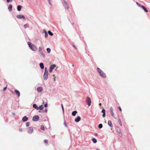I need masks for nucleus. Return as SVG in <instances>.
<instances>
[{"instance_id": "34", "label": "nucleus", "mask_w": 150, "mask_h": 150, "mask_svg": "<svg viewBox=\"0 0 150 150\" xmlns=\"http://www.w3.org/2000/svg\"><path fill=\"white\" fill-rule=\"evenodd\" d=\"M44 73H48V71L46 67L45 68V71Z\"/></svg>"}, {"instance_id": "7", "label": "nucleus", "mask_w": 150, "mask_h": 150, "mask_svg": "<svg viewBox=\"0 0 150 150\" xmlns=\"http://www.w3.org/2000/svg\"><path fill=\"white\" fill-rule=\"evenodd\" d=\"M39 119V117L38 115H35L34 116L33 118V120L34 121H38Z\"/></svg>"}, {"instance_id": "16", "label": "nucleus", "mask_w": 150, "mask_h": 150, "mask_svg": "<svg viewBox=\"0 0 150 150\" xmlns=\"http://www.w3.org/2000/svg\"><path fill=\"white\" fill-rule=\"evenodd\" d=\"M141 8L142 9H143L144 10V11L145 12H148V10L147 9V8H146V7L145 6H142V7H141Z\"/></svg>"}, {"instance_id": "29", "label": "nucleus", "mask_w": 150, "mask_h": 150, "mask_svg": "<svg viewBox=\"0 0 150 150\" xmlns=\"http://www.w3.org/2000/svg\"><path fill=\"white\" fill-rule=\"evenodd\" d=\"M98 128L100 129H101L103 127V125L102 124H100L98 125Z\"/></svg>"}, {"instance_id": "12", "label": "nucleus", "mask_w": 150, "mask_h": 150, "mask_svg": "<svg viewBox=\"0 0 150 150\" xmlns=\"http://www.w3.org/2000/svg\"><path fill=\"white\" fill-rule=\"evenodd\" d=\"M101 112L103 113V114L102 115V117H104L105 116V110L104 109H103L102 110Z\"/></svg>"}, {"instance_id": "23", "label": "nucleus", "mask_w": 150, "mask_h": 150, "mask_svg": "<svg viewBox=\"0 0 150 150\" xmlns=\"http://www.w3.org/2000/svg\"><path fill=\"white\" fill-rule=\"evenodd\" d=\"M108 124L110 127H112V125L111 121L110 120H109L108 122Z\"/></svg>"}, {"instance_id": "25", "label": "nucleus", "mask_w": 150, "mask_h": 150, "mask_svg": "<svg viewBox=\"0 0 150 150\" xmlns=\"http://www.w3.org/2000/svg\"><path fill=\"white\" fill-rule=\"evenodd\" d=\"M92 141L94 143H96L97 142V140L95 138H92Z\"/></svg>"}, {"instance_id": "47", "label": "nucleus", "mask_w": 150, "mask_h": 150, "mask_svg": "<svg viewBox=\"0 0 150 150\" xmlns=\"http://www.w3.org/2000/svg\"><path fill=\"white\" fill-rule=\"evenodd\" d=\"M19 130L20 132H22V129H20Z\"/></svg>"}, {"instance_id": "56", "label": "nucleus", "mask_w": 150, "mask_h": 150, "mask_svg": "<svg viewBox=\"0 0 150 150\" xmlns=\"http://www.w3.org/2000/svg\"><path fill=\"white\" fill-rule=\"evenodd\" d=\"M53 77H54V76H55V75H53Z\"/></svg>"}, {"instance_id": "3", "label": "nucleus", "mask_w": 150, "mask_h": 150, "mask_svg": "<svg viewBox=\"0 0 150 150\" xmlns=\"http://www.w3.org/2000/svg\"><path fill=\"white\" fill-rule=\"evenodd\" d=\"M86 102L88 106H90L91 104V100L90 98L89 97H87Z\"/></svg>"}, {"instance_id": "10", "label": "nucleus", "mask_w": 150, "mask_h": 150, "mask_svg": "<svg viewBox=\"0 0 150 150\" xmlns=\"http://www.w3.org/2000/svg\"><path fill=\"white\" fill-rule=\"evenodd\" d=\"M39 50L40 52V54L43 56L44 57H45V54L43 53L42 51V49L40 47L39 48Z\"/></svg>"}, {"instance_id": "32", "label": "nucleus", "mask_w": 150, "mask_h": 150, "mask_svg": "<svg viewBox=\"0 0 150 150\" xmlns=\"http://www.w3.org/2000/svg\"><path fill=\"white\" fill-rule=\"evenodd\" d=\"M61 107H62V110L63 112L64 113V110L63 105L62 104H61Z\"/></svg>"}, {"instance_id": "37", "label": "nucleus", "mask_w": 150, "mask_h": 150, "mask_svg": "<svg viewBox=\"0 0 150 150\" xmlns=\"http://www.w3.org/2000/svg\"><path fill=\"white\" fill-rule=\"evenodd\" d=\"M118 109H119V110L121 112L122 111L121 108L120 106L118 107Z\"/></svg>"}, {"instance_id": "6", "label": "nucleus", "mask_w": 150, "mask_h": 150, "mask_svg": "<svg viewBox=\"0 0 150 150\" xmlns=\"http://www.w3.org/2000/svg\"><path fill=\"white\" fill-rule=\"evenodd\" d=\"M48 73H44L43 75V78L46 81L48 79Z\"/></svg>"}, {"instance_id": "38", "label": "nucleus", "mask_w": 150, "mask_h": 150, "mask_svg": "<svg viewBox=\"0 0 150 150\" xmlns=\"http://www.w3.org/2000/svg\"><path fill=\"white\" fill-rule=\"evenodd\" d=\"M52 71H53V70H52V69H50H50H49V72H50V73H51L52 72Z\"/></svg>"}, {"instance_id": "46", "label": "nucleus", "mask_w": 150, "mask_h": 150, "mask_svg": "<svg viewBox=\"0 0 150 150\" xmlns=\"http://www.w3.org/2000/svg\"><path fill=\"white\" fill-rule=\"evenodd\" d=\"M12 114L13 115H16L15 113L14 112H12Z\"/></svg>"}, {"instance_id": "26", "label": "nucleus", "mask_w": 150, "mask_h": 150, "mask_svg": "<svg viewBox=\"0 0 150 150\" xmlns=\"http://www.w3.org/2000/svg\"><path fill=\"white\" fill-rule=\"evenodd\" d=\"M44 108V107L43 105H41L39 106V107H38L39 109H40V110H42Z\"/></svg>"}, {"instance_id": "24", "label": "nucleus", "mask_w": 150, "mask_h": 150, "mask_svg": "<svg viewBox=\"0 0 150 150\" xmlns=\"http://www.w3.org/2000/svg\"><path fill=\"white\" fill-rule=\"evenodd\" d=\"M42 32H44V33H45V37L46 38H47L48 36V35L46 31L45 30H44Z\"/></svg>"}, {"instance_id": "48", "label": "nucleus", "mask_w": 150, "mask_h": 150, "mask_svg": "<svg viewBox=\"0 0 150 150\" xmlns=\"http://www.w3.org/2000/svg\"><path fill=\"white\" fill-rule=\"evenodd\" d=\"M7 87H4V90H5L6 88Z\"/></svg>"}, {"instance_id": "4", "label": "nucleus", "mask_w": 150, "mask_h": 150, "mask_svg": "<svg viewBox=\"0 0 150 150\" xmlns=\"http://www.w3.org/2000/svg\"><path fill=\"white\" fill-rule=\"evenodd\" d=\"M62 3L65 8H66L67 9H68L69 7V6L67 2L65 0H62Z\"/></svg>"}, {"instance_id": "52", "label": "nucleus", "mask_w": 150, "mask_h": 150, "mask_svg": "<svg viewBox=\"0 0 150 150\" xmlns=\"http://www.w3.org/2000/svg\"><path fill=\"white\" fill-rule=\"evenodd\" d=\"M72 66L73 67H74V64H73L72 65Z\"/></svg>"}, {"instance_id": "54", "label": "nucleus", "mask_w": 150, "mask_h": 150, "mask_svg": "<svg viewBox=\"0 0 150 150\" xmlns=\"http://www.w3.org/2000/svg\"><path fill=\"white\" fill-rule=\"evenodd\" d=\"M44 103V101H43V103H42V104H43Z\"/></svg>"}, {"instance_id": "28", "label": "nucleus", "mask_w": 150, "mask_h": 150, "mask_svg": "<svg viewBox=\"0 0 150 150\" xmlns=\"http://www.w3.org/2000/svg\"><path fill=\"white\" fill-rule=\"evenodd\" d=\"M48 34H49L50 35H51V36H52V35H53V33L51 32V31H50V30L48 31Z\"/></svg>"}, {"instance_id": "41", "label": "nucleus", "mask_w": 150, "mask_h": 150, "mask_svg": "<svg viewBox=\"0 0 150 150\" xmlns=\"http://www.w3.org/2000/svg\"><path fill=\"white\" fill-rule=\"evenodd\" d=\"M64 126L66 127H67V125H66V122L65 121H64Z\"/></svg>"}, {"instance_id": "30", "label": "nucleus", "mask_w": 150, "mask_h": 150, "mask_svg": "<svg viewBox=\"0 0 150 150\" xmlns=\"http://www.w3.org/2000/svg\"><path fill=\"white\" fill-rule=\"evenodd\" d=\"M47 51L48 53H49L51 52V49L49 48H48L47 49Z\"/></svg>"}, {"instance_id": "11", "label": "nucleus", "mask_w": 150, "mask_h": 150, "mask_svg": "<svg viewBox=\"0 0 150 150\" xmlns=\"http://www.w3.org/2000/svg\"><path fill=\"white\" fill-rule=\"evenodd\" d=\"M81 120V118L79 116H78L75 119V121L76 122H79Z\"/></svg>"}, {"instance_id": "33", "label": "nucleus", "mask_w": 150, "mask_h": 150, "mask_svg": "<svg viewBox=\"0 0 150 150\" xmlns=\"http://www.w3.org/2000/svg\"><path fill=\"white\" fill-rule=\"evenodd\" d=\"M136 4L139 7H142V6L141 5V4H139L138 2H136Z\"/></svg>"}, {"instance_id": "2", "label": "nucleus", "mask_w": 150, "mask_h": 150, "mask_svg": "<svg viewBox=\"0 0 150 150\" xmlns=\"http://www.w3.org/2000/svg\"><path fill=\"white\" fill-rule=\"evenodd\" d=\"M98 71L100 76L102 77L105 78L106 77V75L99 68L97 67Z\"/></svg>"}, {"instance_id": "39", "label": "nucleus", "mask_w": 150, "mask_h": 150, "mask_svg": "<svg viewBox=\"0 0 150 150\" xmlns=\"http://www.w3.org/2000/svg\"><path fill=\"white\" fill-rule=\"evenodd\" d=\"M73 46L75 49H76V50L77 49V48L76 47V46L74 45H73Z\"/></svg>"}, {"instance_id": "55", "label": "nucleus", "mask_w": 150, "mask_h": 150, "mask_svg": "<svg viewBox=\"0 0 150 150\" xmlns=\"http://www.w3.org/2000/svg\"><path fill=\"white\" fill-rule=\"evenodd\" d=\"M54 81H55V78H54Z\"/></svg>"}, {"instance_id": "40", "label": "nucleus", "mask_w": 150, "mask_h": 150, "mask_svg": "<svg viewBox=\"0 0 150 150\" xmlns=\"http://www.w3.org/2000/svg\"><path fill=\"white\" fill-rule=\"evenodd\" d=\"M44 106L45 107H47V103L46 104H45L44 105Z\"/></svg>"}, {"instance_id": "5", "label": "nucleus", "mask_w": 150, "mask_h": 150, "mask_svg": "<svg viewBox=\"0 0 150 150\" xmlns=\"http://www.w3.org/2000/svg\"><path fill=\"white\" fill-rule=\"evenodd\" d=\"M33 127H29L28 131V133L30 134H31L33 131Z\"/></svg>"}, {"instance_id": "21", "label": "nucleus", "mask_w": 150, "mask_h": 150, "mask_svg": "<svg viewBox=\"0 0 150 150\" xmlns=\"http://www.w3.org/2000/svg\"><path fill=\"white\" fill-rule=\"evenodd\" d=\"M77 113V111H76L75 110L72 112L71 114L73 116H75L76 115V114Z\"/></svg>"}, {"instance_id": "44", "label": "nucleus", "mask_w": 150, "mask_h": 150, "mask_svg": "<svg viewBox=\"0 0 150 150\" xmlns=\"http://www.w3.org/2000/svg\"><path fill=\"white\" fill-rule=\"evenodd\" d=\"M6 1L8 3L10 1H12V0H6Z\"/></svg>"}, {"instance_id": "31", "label": "nucleus", "mask_w": 150, "mask_h": 150, "mask_svg": "<svg viewBox=\"0 0 150 150\" xmlns=\"http://www.w3.org/2000/svg\"><path fill=\"white\" fill-rule=\"evenodd\" d=\"M24 27L25 28H26L27 27H29L28 26V25L27 24L24 25Z\"/></svg>"}, {"instance_id": "20", "label": "nucleus", "mask_w": 150, "mask_h": 150, "mask_svg": "<svg viewBox=\"0 0 150 150\" xmlns=\"http://www.w3.org/2000/svg\"><path fill=\"white\" fill-rule=\"evenodd\" d=\"M22 7V6H21V5H18L17 6V10L18 11H20L21 10Z\"/></svg>"}, {"instance_id": "13", "label": "nucleus", "mask_w": 150, "mask_h": 150, "mask_svg": "<svg viewBox=\"0 0 150 150\" xmlns=\"http://www.w3.org/2000/svg\"><path fill=\"white\" fill-rule=\"evenodd\" d=\"M42 87H38L37 88V91L39 93L41 92L42 91Z\"/></svg>"}, {"instance_id": "50", "label": "nucleus", "mask_w": 150, "mask_h": 150, "mask_svg": "<svg viewBox=\"0 0 150 150\" xmlns=\"http://www.w3.org/2000/svg\"><path fill=\"white\" fill-rule=\"evenodd\" d=\"M120 137H121V136H122V134L121 133V134H120Z\"/></svg>"}, {"instance_id": "18", "label": "nucleus", "mask_w": 150, "mask_h": 150, "mask_svg": "<svg viewBox=\"0 0 150 150\" xmlns=\"http://www.w3.org/2000/svg\"><path fill=\"white\" fill-rule=\"evenodd\" d=\"M33 108H35L37 110H38L39 109L38 107L36 104H34L33 105Z\"/></svg>"}, {"instance_id": "14", "label": "nucleus", "mask_w": 150, "mask_h": 150, "mask_svg": "<svg viewBox=\"0 0 150 150\" xmlns=\"http://www.w3.org/2000/svg\"><path fill=\"white\" fill-rule=\"evenodd\" d=\"M28 119V118L26 116H24L23 119L22 121L23 122H25Z\"/></svg>"}, {"instance_id": "17", "label": "nucleus", "mask_w": 150, "mask_h": 150, "mask_svg": "<svg viewBox=\"0 0 150 150\" xmlns=\"http://www.w3.org/2000/svg\"><path fill=\"white\" fill-rule=\"evenodd\" d=\"M15 91L16 94L17 95L18 97H19L20 95V92L16 89H15Z\"/></svg>"}, {"instance_id": "27", "label": "nucleus", "mask_w": 150, "mask_h": 150, "mask_svg": "<svg viewBox=\"0 0 150 150\" xmlns=\"http://www.w3.org/2000/svg\"><path fill=\"white\" fill-rule=\"evenodd\" d=\"M40 128H41V129L42 130H44L45 129V127H44V126L42 125H41V127H40Z\"/></svg>"}, {"instance_id": "8", "label": "nucleus", "mask_w": 150, "mask_h": 150, "mask_svg": "<svg viewBox=\"0 0 150 150\" xmlns=\"http://www.w3.org/2000/svg\"><path fill=\"white\" fill-rule=\"evenodd\" d=\"M16 17L18 19L23 18L24 20H25L26 19V18L25 16L23 15H17Z\"/></svg>"}, {"instance_id": "15", "label": "nucleus", "mask_w": 150, "mask_h": 150, "mask_svg": "<svg viewBox=\"0 0 150 150\" xmlns=\"http://www.w3.org/2000/svg\"><path fill=\"white\" fill-rule=\"evenodd\" d=\"M56 67V65L55 64H53L50 66V68L53 70Z\"/></svg>"}, {"instance_id": "1", "label": "nucleus", "mask_w": 150, "mask_h": 150, "mask_svg": "<svg viewBox=\"0 0 150 150\" xmlns=\"http://www.w3.org/2000/svg\"><path fill=\"white\" fill-rule=\"evenodd\" d=\"M28 43L29 47L32 50L35 51L37 50L36 47L34 45L32 44L31 42H28Z\"/></svg>"}, {"instance_id": "51", "label": "nucleus", "mask_w": 150, "mask_h": 150, "mask_svg": "<svg viewBox=\"0 0 150 150\" xmlns=\"http://www.w3.org/2000/svg\"><path fill=\"white\" fill-rule=\"evenodd\" d=\"M38 112H41V111H40V110H39V111H38Z\"/></svg>"}, {"instance_id": "49", "label": "nucleus", "mask_w": 150, "mask_h": 150, "mask_svg": "<svg viewBox=\"0 0 150 150\" xmlns=\"http://www.w3.org/2000/svg\"><path fill=\"white\" fill-rule=\"evenodd\" d=\"M118 132L119 133H120V130H119V131H118Z\"/></svg>"}, {"instance_id": "42", "label": "nucleus", "mask_w": 150, "mask_h": 150, "mask_svg": "<svg viewBox=\"0 0 150 150\" xmlns=\"http://www.w3.org/2000/svg\"><path fill=\"white\" fill-rule=\"evenodd\" d=\"M48 2L49 3V4L51 5H52L51 4V3H50V0H48Z\"/></svg>"}, {"instance_id": "45", "label": "nucleus", "mask_w": 150, "mask_h": 150, "mask_svg": "<svg viewBox=\"0 0 150 150\" xmlns=\"http://www.w3.org/2000/svg\"><path fill=\"white\" fill-rule=\"evenodd\" d=\"M119 123L120 124V125L121 126H122V124L120 120V122H119Z\"/></svg>"}, {"instance_id": "36", "label": "nucleus", "mask_w": 150, "mask_h": 150, "mask_svg": "<svg viewBox=\"0 0 150 150\" xmlns=\"http://www.w3.org/2000/svg\"><path fill=\"white\" fill-rule=\"evenodd\" d=\"M44 142L46 144H47L48 143V141L46 140H44Z\"/></svg>"}, {"instance_id": "53", "label": "nucleus", "mask_w": 150, "mask_h": 150, "mask_svg": "<svg viewBox=\"0 0 150 150\" xmlns=\"http://www.w3.org/2000/svg\"><path fill=\"white\" fill-rule=\"evenodd\" d=\"M98 135V134H95V135L97 136Z\"/></svg>"}, {"instance_id": "35", "label": "nucleus", "mask_w": 150, "mask_h": 150, "mask_svg": "<svg viewBox=\"0 0 150 150\" xmlns=\"http://www.w3.org/2000/svg\"><path fill=\"white\" fill-rule=\"evenodd\" d=\"M30 123L29 122H27L26 124V127H28L29 126Z\"/></svg>"}, {"instance_id": "43", "label": "nucleus", "mask_w": 150, "mask_h": 150, "mask_svg": "<svg viewBox=\"0 0 150 150\" xmlns=\"http://www.w3.org/2000/svg\"><path fill=\"white\" fill-rule=\"evenodd\" d=\"M47 108L45 109V110H44V112H47Z\"/></svg>"}, {"instance_id": "22", "label": "nucleus", "mask_w": 150, "mask_h": 150, "mask_svg": "<svg viewBox=\"0 0 150 150\" xmlns=\"http://www.w3.org/2000/svg\"><path fill=\"white\" fill-rule=\"evenodd\" d=\"M12 5L11 4H10L9 5L8 7V9L9 11H10L12 10Z\"/></svg>"}, {"instance_id": "9", "label": "nucleus", "mask_w": 150, "mask_h": 150, "mask_svg": "<svg viewBox=\"0 0 150 150\" xmlns=\"http://www.w3.org/2000/svg\"><path fill=\"white\" fill-rule=\"evenodd\" d=\"M110 113L111 114V116L114 117V115L113 112V109L112 107H111L110 108Z\"/></svg>"}, {"instance_id": "19", "label": "nucleus", "mask_w": 150, "mask_h": 150, "mask_svg": "<svg viewBox=\"0 0 150 150\" xmlns=\"http://www.w3.org/2000/svg\"><path fill=\"white\" fill-rule=\"evenodd\" d=\"M40 66L42 69H43L44 68V64L42 63H40Z\"/></svg>"}]
</instances>
